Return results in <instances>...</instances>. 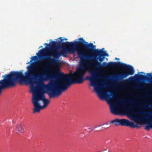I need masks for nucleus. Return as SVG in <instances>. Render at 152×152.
<instances>
[{
    "label": "nucleus",
    "instance_id": "393cba45",
    "mask_svg": "<svg viewBox=\"0 0 152 152\" xmlns=\"http://www.w3.org/2000/svg\"><path fill=\"white\" fill-rule=\"evenodd\" d=\"M151 106L152 107V105H151Z\"/></svg>",
    "mask_w": 152,
    "mask_h": 152
},
{
    "label": "nucleus",
    "instance_id": "f257e3e1",
    "mask_svg": "<svg viewBox=\"0 0 152 152\" xmlns=\"http://www.w3.org/2000/svg\"><path fill=\"white\" fill-rule=\"evenodd\" d=\"M95 48L92 43H83L81 48L77 50L80 58L79 66L72 74L74 80L70 74H64L59 70H57L58 74L56 75L50 68L47 67L36 74L38 57L34 56L31 57L30 62L26 63L28 64L31 62L27 67V70L25 73V75L23 70L11 72L2 76L5 84L8 85L7 88L15 86L17 82L22 84L29 81L31 90L33 94L32 99L34 107L33 112L35 113L46 107L50 102L45 98V93L50 98L58 96L72 84L83 83L85 80L83 76L90 67L93 66L95 70L91 72V75L86 77V79L90 81V85L94 87L99 98L102 99L104 96L101 92V82L99 80L102 77L99 71L101 65L97 60L98 59L100 62L104 60L105 52L95 49Z\"/></svg>",
    "mask_w": 152,
    "mask_h": 152
},
{
    "label": "nucleus",
    "instance_id": "a211bd4d",
    "mask_svg": "<svg viewBox=\"0 0 152 152\" xmlns=\"http://www.w3.org/2000/svg\"><path fill=\"white\" fill-rule=\"evenodd\" d=\"M115 59L117 60H119V58H115Z\"/></svg>",
    "mask_w": 152,
    "mask_h": 152
},
{
    "label": "nucleus",
    "instance_id": "f3484780",
    "mask_svg": "<svg viewBox=\"0 0 152 152\" xmlns=\"http://www.w3.org/2000/svg\"><path fill=\"white\" fill-rule=\"evenodd\" d=\"M133 78V77H129V80H132Z\"/></svg>",
    "mask_w": 152,
    "mask_h": 152
},
{
    "label": "nucleus",
    "instance_id": "9b49d317",
    "mask_svg": "<svg viewBox=\"0 0 152 152\" xmlns=\"http://www.w3.org/2000/svg\"><path fill=\"white\" fill-rule=\"evenodd\" d=\"M118 87H124V84L122 82H118L116 85Z\"/></svg>",
    "mask_w": 152,
    "mask_h": 152
},
{
    "label": "nucleus",
    "instance_id": "423d86ee",
    "mask_svg": "<svg viewBox=\"0 0 152 152\" xmlns=\"http://www.w3.org/2000/svg\"><path fill=\"white\" fill-rule=\"evenodd\" d=\"M110 109L111 113L114 115H124V113L127 114L129 112V110L115 105H111Z\"/></svg>",
    "mask_w": 152,
    "mask_h": 152
},
{
    "label": "nucleus",
    "instance_id": "2eb2a0df",
    "mask_svg": "<svg viewBox=\"0 0 152 152\" xmlns=\"http://www.w3.org/2000/svg\"><path fill=\"white\" fill-rule=\"evenodd\" d=\"M121 101H117V103L119 104L120 106H121V107H124V105L122 104V103H121Z\"/></svg>",
    "mask_w": 152,
    "mask_h": 152
},
{
    "label": "nucleus",
    "instance_id": "a878e982",
    "mask_svg": "<svg viewBox=\"0 0 152 152\" xmlns=\"http://www.w3.org/2000/svg\"><path fill=\"white\" fill-rule=\"evenodd\" d=\"M151 102H152V101Z\"/></svg>",
    "mask_w": 152,
    "mask_h": 152
},
{
    "label": "nucleus",
    "instance_id": "f8f14e48",
    "mask_svg": "<svg viewBox=\"0 0 152 152\" xmlns=\"http://www.w3.org/2000/svg\"><path fill=\"white\" fill-rule=\"evenodd\" d=\"M107 124V123H106V124H102V125H99V126H96L92 127L90 129V131L94 130L95 129V128H97V127H100L101 126H103L104 124Z\"/></svg>",
    "mask_w": 152,
    "mask_h": 152
},
{
    "label": "nucleus",
    "instance_id": "6e6552de",
    "mask_svg": "<svg viewBox=\"0 0 152 152\" xmlns=\"http://www.w3.org/2000/svg\"><path fill=\"white\" fill-rule=\"evenodd\" d=\"M58 40L56 41L52 42V46L53 48H55L56 47V44L57 43L58 45H59L61 44V42L63 41V40L62 39V38H59Z\"/></svg>",
    "mask_w": 152,
    "mask_h": 152
},
{
    "label": "nucleus",
    "instance_id": "dca6fc26",
    "mask_svg": "<svg viewBox=\"0 0 152 152\" xmlns=\"http://www.w3.org/2000/svg\"><path fill=\"white\" fill-rule=\"evenodd\" d=\"M139 77L140 78H143V77H146V76L143 75H139Z\"/></svg>",
    "mask_w": 152,
    "mask_h": 152
},
{
    "label": "nucleus",
    "instance_id": "7ed1b4c3",
    "mask_svg": "<svg viewBox=\"0 0 152 152\" xmlns=\"http://www.w3.org/2000/svg\"><path fill=\"white\" fill-rule=\"evenodd\" d=\"M102 65L105 67H115L121 68L127 71V72L115 76V77L118 80H122L123 78L126 77L129 75H132L134 73V70L133 68L131 66L126 64L119 62H109L108 63L105 62L103 63Z\"/></svg>",
    "mask_w": 152,
    "mask_h": 152
},
{
    "label": "nucleus",
    "instance_id": "4468645a",
    "mask_svg": "<svg viewBox=\"0 0 152 152\" xmlns=\"http://www.w3.org/2000/svg\"><path fill=\"white\" fill-rule=\"evenodd\" d=\"M144 88L145 89H146V88L145 87V86H136V87L135 88L136 89H140L141 88Z\"/></svg>",
    "mask_w": 152,
    "mask_h": 152
},
{
    "label": "nucleus",
    "instance_id": "0eeeda50",
    "mask_svg": "<svg viewBox=\"0 0 152 152\" xmlns=\"http://www.w3.org/2000/svg\"><path fill=\"white\" fill-rule=\"evenodd\" d=\"M127 102L131 104V107L133 108H137L140 107L138 106L137 104L139 103L140 102L137 100L135 99H128L127 100Z\"/></svg>",
    "mask_w": 152,
    "mask_h": 152
},
{
    "label": "nucleus",
    "instance_id": "412c9836",
    "mask_svg": "<svg viewBox=\"0 0 152 152\" xmlns=\"http://www.w3.org/2000/svg\"><path fill=\"white\" fill-rule=\"evenodd\" d=\"M42 46H41L40 47H39V48H42Z\"/></svg>",
    "mask_w": 152,
    "mask_h": 152
},
{
    "label": "nucleus",
    "instance_id": "1a4fd4ad",
    "mask_svg": "<svg viewBox=\"0 0 152 152\" xmlns=\"http://www.w3.org/2000/svg\"><path fill=\"white\" fill-rule=\"evenodd\" d=\"M18 132H22L23 131V129L21 125L20 124H18L16 126V129L14 130V131L17 132V131Z\"/></svg>",
    "mask_w": 152,
    "mask_h": 152
},
{
    "label": "nucleus",
    "instance_id": "6ab92c4d",
    "mask_svg": "<svg viewBox=\"0 0 152 152\" xmlns=\"http://www.w3.org/2000/svg\"><path fill=\"white\" fill-rule=\"evenodd\" d=\"M145 107L146 108H149V107H148L147 106H145Z\"/></svg>",
    "mask_w": 152,
    "mask_h": 152
},
{
    "label": "nucleus",
    "instance_id": "aec40b11",
    "mask_svg": "<svg viewBox=\"0 0 152 152\" xmlns=\"http://www.w3.org/2000/svg\"><path fill=\"white\" fill-rule=\"evenodd\" d=\"M44 45H48V44H47V43H45V44H44Z\"/></svg>",
    "mask_w": 152,
    "mask_h": 152
},
{
    "label": "nucleus",
    "instance_id": "4be33fe9",
    "mask_svg": "<svg viewBox=\"0 0 152 152\" xmlns=\"http://www.w3.org/2000/svg\"><path fill=\"white\" fill-rule=\"evenodd\" d=\"M67 39H66V38H65V39H64V40H67Z\"/></svg>",
    "mask_w": 152,
    "mask_h": 152
},
{
    "label": "nucleus",
    "instance_id": "b1692460",
    "mask_svg": "<svg viewBox=\"0 0 152 152\" xmlns=\"http://www.w3.org/2000/svg\"><path fill=\"white\" fill-rule=\"evenodd\" d=\"M103 49H104V48H103L102 49V50H103Z\"/></svg>",
    "mask_w": 152,
    "mask_h": 152
},
{
    "label": "nucleus",
    "instance_id": "20e7f679",
    "mask_svg": "<svg viewBox=\"0 0 152 152\" xmlns=\"http://www.w3.org/2000/svg\"><path fill=\"white\" fill-rule=\"evenodd\" d=\"M145 113L148 114L147 115L145 114V113L143 111H139L132 113L131 115L133 116L137 114L143 115L141 119L145 120L146 125L145 126V129L149 130L152 128V111H148Z\"/></svg>",
    "mask_w": 152,
    "mask_h": 152
},
{
    "label": "nucleus",
    "instance_id": "39448f33",
    "mask_svg": "<svg viewBox=\"0 0 152 152\" xmlns=\"http://www.w3.org/2000/svg\"><path fill=\"white\" fill-rule=\"evenodd\" d=\"M110 123V124L114 123L115 126L120 125L122 126H129L132 128H134L137 126L133 122L130 121L128 120L125 119H116L111 121Z\"/></svg>",
    "mask_w": 152,
    "mask_h": 152
},
{
    "label": "nucleus",
    "instance_id": "9d476101",
    "mask_svg": "<svg viewBox=\"0 0 152 152\" xmlns=\"http://www.w3.org/2000/svg\"><path fill=\"white\" fill-rule=\"evenodd\" d=\"M148 77L147 79V81L151 84H152V74H151L148 73Z\"/></svg>",
    "mask_w": 152,
    "mask_h": 152
},
{
    "label": "nucleus",
    "instance_id": "5701e85b",
    "mask_svg": "<svg viewBox=\"0 0 152 152\" xmlns=\"http://www.w3.org/2000/svg\"><path fill=\"white\" fill-rule=\"evenodd\" d=\"M140 73H143V72H140Z\"/></svg>",
    "mask_w": 152,
    "mask_h": 152
},
{
    "label": "nucleus",
    "instance_id": "ddd939ff",
    "mask_svg": "<svg viewBox=\"0 0 152 152\" xmlns=\"http://www.w3.org/2000/svg\"><path fill=\"white\" fill-rule=\"evenodd\" d=\"M107 98L108 99H110V97L111 96L113 97V94L111 92L109 94H107Z\"/></svg>",
    "mask_w": 152,
    "mask_h": 152
},
{
    "label": "nucleus",
    "instance_id": "f03ea898",
    "mask_svg": "<svg viewBox=\"0 0 152 152\" xmlns=\"http://www.w3.org/2000/svg\"><path fill=\"white\" fill-rule=\"evenodd\" d=\"M64 44L66 46H68V47L67 48L64 46H62L61 48L62 50L61 52L59 53L58 51L54 50L51 51V55L53 56L54 58H51L50 55H45L46 51V48H44L39 50L38 52L36 53V55L42 58H44L43 56H45V58L50 60V61H47L45 63L43 64L44 65L50 67L58 66L59 65L60 63L59 60L57 59L59 58L62 55L64 57H66L67 52L74 53L76 50L75 43L66 42H65Z\"/></svg>",
    "mask_w": 152,
    "mask_h": 152
}]
</instances>
